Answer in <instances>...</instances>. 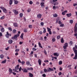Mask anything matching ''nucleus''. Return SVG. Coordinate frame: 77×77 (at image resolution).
<instances>
[{
  "label": "nucleus",
  "instance_id": "nucleus-15",
  "mask_svg": "<svg viewBox=\"0 0 77 77\" xmlns=\"http://www.w3.org/2000/svg\"><path fill=\"white\" fill-rule=\"evenodd\" d=\"M38 45H39V47H40V48H42V46L41 44V43H40V42H38Z\"/></svg>",
  "mask_w": 77,
  "mask_h": 77
},
{
  "label": "nucleus",
  "instance_id": "nucleus-31",
  "mask_svg": "<svg viewBox=\"0 0 77 77\" xmlns=\"http://www.w3.org/2000/svg\"><path fill=\"white\" fill-rule=\"evenodd\" d=\"M26 65H30V62L28 61L26 62Z\"/></svg>",
  "mask_w": 77,
  "mask_h": 77
},
{
  "label": "nucleus",
  "instance_id": "nucleus-48",
  "mask_svg": "<svg viewBox=\"0 0 77 77\" xmlns=\"http://www.w3.org/2000/svg\"><path fill=\"white\" fill-rule=\"evenodd\" d=\"M67 47L66 46H63V48H64V49H66V48Z\"/></svg>",
  "mask_w": 77,
  "mask_h": 77
},
{
  "label": "nucleus",
  "instance_id": "nucleus-19",
  "mask_svg": "<svg viewBox=\"0 0 77 77\" xmlns=\"http://www.w3.org/2000/svg\"><path fill=\"white\" fill-rule=\"evenodd\" d=\"M33 70V69L32 68H29L28 69V70H29H29H30V71H32V70Z\"/></svg>",
  "mask_w": 77,
  "mask_h": 77
},
{
  "label": "nucleus",
  "instance_id": "nucleus-14",
  "mask_svg": "<svg viewBox=\"0 0 77 77\" xmlns=\"http://www.w3.org/2000/svg\"><path fill=\"white\" fill-rule=\"evenodd\" d=\"M1 31L2 32H5V29H4V28L2 27L1 29Z\"/></svg>",
  "mask_w": 77,
  "mask_h": 77
},
{
  "label": "nucleus",
  "instance_id": "nucleus-32",
  "mask_svg": "<svg viewBox=\"0 0 77 77\" xmlns=\"http://www.w3.org/2000/svg\"><path fill=\"white\" fill-rule=\"evenodd\" d=\"M64 46L68 47V43H66L64 44Z\"/></svg>",
  "mask_w": 77,
  "mask_h": 77
},
{
  "label": "nucleus",
  "instance_id": "nucleus-58",
  "mask_svg": "<svg viewBox=\"0 0 77 77\" xmlns=\"http://www.w3.org/2000/svg\"><path fill=\"white\" fill-rule=\"evenodd\" d=\"M9 48V47H7V48H5V50H8Z\"/></svg>",
  "mask_w": 77,
  "mask_h": 77
},
{
  "label": "nucleus",
  "instance_id": "nucleus-16",
  "mask_svg": "<svg viewBox=\"0 0 77 77\" xmlns=\"http://www.w3.org/2000/svg\"><path fill=\"white\" fill-rule=\"evenodd\" d=\"M61 43H63V42H64V40H63V38H61Z\"/></svg>",
  "mask_w": 77,
  "mask_h": 77
},
{
  "label": "nucleus",
  "instance_id": "nucleus-33",
  "mask_svg": "<svg viewBox=\"0 0 77 77\" xmlns=\"http://www.w3.org/2000/svg\"><path fill=\"white\" fill-rule=\"evenodd\" d=\"M70 24H72V23H73V20H70Z\"/></svg>",
  "mask_w": 77,
  "mask_h": 77
},
{
  "label": "nucleus",
  "instance_id": "nucleus-54",
  "mask_svg": "<svg viewBox=\"0 0 77 77\" xmlns=\"http://www.w3.org/2000/svg\"><path fill=\"white\" fill-rule=\"evenodd\" d=\"M18 62H19V63H21V60H20V59L18 60Z\"/></svg>",
  "mask_w": 77,
  "mask_h": 77
},
{
  "label": "nucleus",
  "instance_id": "nucleus-51",
  "mask_svg": "<svg viewBox=\"0 0 77 77\" xmlns=\"http://www.w3.org/2000/svg\"><path fill=\"white\" fill-rule=\"evenodd\" d=\"M44 62H46L47 63V62H48V60H46L45 61H44Z\"/></svg>",
  "mask_w": 77,
  "mask_h": 77
},
{
  "label": "nucleus",
  "instance_id": "nucleus-6",
  "mask_svg": "<svg viewBox=\"0 0 77 77\" xmlns=\"http://www.w3.org/2000/svg\"><path fill=\"white\" fill-rule=\"evenodd\" d=\"M17 11V10H13V11H14V13L15 14H18V11Z\"/></svg>",
  "mask_w": 77,
  "mask_h": 77
},
{
  "label": "nucleus",
  "instance_id": "nucleus-3",
  "mask_svg": "<svg viewBox=\"0 0 77 77\" xmlns=\"http://www.w3.org/2000/svg\"><path fill=\"white\" fill-rule=\"evenodd\" d=\"M54 69H51L50 68H49V69H48V71H47V70L46 69H44V71L45 72H50L51 71H53V70Z\"/></svg>",
  "mask_w": 77,
  "mask_h": 77
},
{
  "label": "nucleus",
  "instance_id": "nucleus-46",
  "mask_svg": "<svg viewBox=\"0 0 77 77\" xmlns=\"http://www.w3.org/2000/svg\"><path fill=\"white\" fill-rule=\"evenodd\" d=\"M21 63H22V65H23V64H24V63H25V62L24 61H22V62H21Z\"/></svg>",
  "mask_w": 77,
  "mask_h": 77
},
{
  "label": "nucleus",
  "instance_id": "nucleus-13",
  "mask_svg": "<svg viewBox=\"0 0 77 77\" xmlns=\"http://www.w3.org/2000/svg\"><path fill=\"white\" fill-rule=\"evenodd\" d=\"M23 72H28V71L27 70V69H26V68H25L23 71Z\"/></svg>",
  "mask_w": 77,
  "mask_h": 77
},
{
  "label": "nucleus",
  "instance_id": "nucleus-12",
  "mask_svg": "<svg viewBox=\"0 0 77 77\" xmlns=\"http://www.w3.org/2000/svg\"><path fill=\"white\" fill-rule=\"evenodd\" d=\"M13 42V41H12V40L10 39L9 40H8V42L9 44H12Z\"/></svg>",
  "mask_w": 77,
  "mask_h": 77
},
{
  "label": "nucleus",
  "instance_id": "nucleus-9",
  "mask_svg": "<svg viewBox=\"0 0 77 77\" xmlns=\"http://www.w3.org/2000/svg\"><path fill=\"white\" fill-rule=\"evenodd\" d=\"M38 63L39 65H41V62H42L41 60V59H38Z\"/></svg>",
  "mask_w": 77,
  "mask_h": 77
},
{
  "label": "nucleus",
  "instance_id": "nucleus-7",
  "mask_svg": "<svg viewBox=\"0 0 77 77\" xmlns=\"http://www.w3.org/2000/svg\"><path fill=\"white\" fill-rule=\"evenodd\" d=\"M13 25L14 27H18V24L16 23H14L13 24Z\"/></svg>",
  "mask_w": 77,
  "mask_h": 77
},
{
  "label": "nucleus",
  "instance_id": "nucleus-47",
  "mask_svg": "<svg viewBox=\"0 0 77 77\" xmlns=\"http://www.w3.org/2000/svg\"><path fill=\"white\" fill-rule=\"evenodd\" d=\"M44 23L43 22H41L40 23V25L41 26H44Z\"/></svg>",
  "mask_w": 77,
  "mask_h": 77
},
{
  "label": "nucleus",
  "instance_id": "nucleus-60",
  "mask_svg": "<svg viewBox=\"0 0 77 77\" xmlns=\"http://www.w3.org/2000/svg\"><path fill=\"white\" fill-rule=\"evenodd\" d=\"M29 28H32V25H30L29 26Z\"/></svg>",
  "mask_w": 77,
  "mask_h": 77
},
{
  "label": "nucleus",
  "instance_id": "nucleus-63",
  "mask_svg": "<svg viewBox=\"0 0 77 77\" xmlns=\"http://www.w3.org/2000/svg\"><path fill=\"white\" fill-rule=\"evenodd\" d=\"M30 11H31L30 9H29V10L27 11V12H30Z\"/></svg>",
  "mask_w": 77,
  "mask_h": 77
},
{
  "label": "nucleus",
  "instance_id": "nucleus-29",
  "mask_svg": "<svg viewBox=\"0 0 77 77\" xmlns=\"http://www.w3.org/2000/svg\"><path fill=\"white\" fill-rule=\"evenodd\" d=\"M59 4V3L58 2H56L54 4V6H56V5H57Z\"/></svg>",
  "mask_w": 77,
  "mask_h": 77
},
{
  "label": "nucleus",
  "instance_id": "nucleus-53",
  "mask_svg": "<svg viewBox=\"0 0 77 77\" xmlns=\"http://www.w3.org/2000/svg\"><path fill=\"white\" fill-rule=\"evenodd\" d=\"M4 18H5V16H2V17H1V20L4 19Z\"/></svg>",
  "mask_w": 77,
  "mask_h": 77
},
{
  "label": "nucleus",
  "instance_id": "nucleus-20",
  "mask_svg": "<svg viewBox=\"0 0 77 77\" xmlns=\"http://www.w3.org/2000/svg\"><path fill=\"white\" fill-rule=\"evenodd\" d=\"M3 11L5 13H7V10H6V9H3Z\"/></svg>",
  "mask_w": 77,
  "mask_h": 77
},
{
  "label": "nucleus",
  "instance_id": "nucleus-10",
  "mask_svg": "<svg viewBox=\"0 0 77 77\" xmlns=\"http://www.w3.org/2000/svg\"><path fill=\"white\" fill-rule=\"evenodd\" d=\"M66 15L68 17H70L72 15V14H71V13H69V14H66Z\"/></svg>",
  "mask_w": 77,
  "mask_h": 77
},
{
  "label": "nucleus",
  "instance_id": "nucleus-44",
  "mask_svg": "<svg viewBox=\"0 0 77 77\" xmlns=\"http://www.w3.org/2000/svg\"><path fill=\"white\" fill-rule=\"evenodd\" d=\"M32 50H33V51H36V49L35 48H32Z\"/></svg>",
  "mask_w": 77,
  "mask_h": 77
},
{
  "label": "nucleus",
  "instance_id": "nucleus-42",
  "mask_svg": "<svg viewBox=\"0 0 77 77\" xmlns=\"http://www.w3.org/2000/svg\"><path fill=\"white\" fill-rule=\"evenodd\" d=\"M33 54V51H32L30 53V55L31 56H32V54Z\"/></svg>",
  "mask_w": 77,
  "mask_h": 77
},
{
  "label": "nucleus",
  "instance_id": "nucleus-22",
  "mask_svg": "<svg viewBox=\"0 0 77 77\" xmlns=\"http://www.w3.org/2000/svg\"><path fill=\"white\" fill-rule=\"evenodd\" d=\"M43 29L44 30L43 31V33H45V32H46V29L44 27L43 28Z\"/></svg>",
  "mask_w": 77,
  "mask_h": 77
},
{
  "label": "nucleus",
  "instance_id": "nucleus-36",
  "mask_svg": "<svg viewBox=\"0 0 77 77\" xmlns=\"http://www.w3.org/2000/svg\"><path fill=\"white\" fill-rule=\"evenodd\" d=\"M47 29H48V32L51 31V29H50V28H49L48 27L47 28Z\"/></svg>",
  "mask_w": 77,
  "mask_h": 77
},
{
  "label": "nucleus",
  "instance_id": "nucleus-38",
  "mask_svg": "<svg viewBox=\"0 0 77 77\" xmlns=\"http://www.w3.org/2000/svg\"><path fill=\"white\" fill-rule=\"evenodd\" d=\"M29 3L30 5H32V4H33V2H32V1H31L29 2Z\"/></svg>",
  "mask_w": 77,
  "mask_h": 77
},
{
  "label": "nucleus",
  "instance_id": "nucleus-64",
  "mask_svg": "<svg viewBox=\"0 0 77 77\" xmlns=\"http://www.w3.org/2000/svg\"><path fill=\"white\" fill-rule=\"evenodd\" d=\"M75 36H77V33H76L74 34Z\"/></svg>",
  "mask_w": 77,
  "mask_h": 77
},
{
  "label": "nucleus",
  "instance_id": "nucleus-25",
  "mask_svg": "<svg viewBox=\"0 0 77 77\" xmlns=\"http://www.w3.org/2000/svg\"><path fill=\"white\" fill-rule=\"evenodd\" d=\"M54 17H57V14H55L53 15Z\"/></svg>",
  "mask_w": 77,
  "mask_h": 77
},
{
  "label": "nucleus",
  "instance_id": "nucleus-61",
  "mask_svg": "<svg viewBox=\"0 0 77 77\" xmlns=\"http://www.w3.org/2000/svg\"><path fill=\"white\" fill-rule=\"evenodd\" d=\"M19 49H16L15 50V51H16V52H18V51H19Z\"/></svg>",
  "mask_w": 77,
  "mask_h": 77
},
{
  "label": "nucleus",
  "instance_id": "nucleus-11",
  "mask_svg": "<svg viewBox=\"0 0 77 77\" xmlns=\"http://www.w3.org/2000/svg\"><path fill=\"white\" fill-rule=\"evenodd\" d=\"M37 17L38 18H41V14H38Z\"/></svg>",
  "mask_w": 77,
  "mask_h": 77
},
{
  "label": "nucleus",
  "instance_id": "nucleus-41",
  "mask_svg": "<svg viewBox=\"0 0 77 77\" xmlns=\"http://www.w3.org/2000/svg\"><path fill=\"white\" fill-rule=\"evenodd\" d=\"M60 38V35H58L57 37V38L59 39Z\"/></svg>",
  "mask_w": 77,
  "mask_h": 77
},
{
  "label": "nucleus",
  "instance_id": "nucleus-50",
  "mask_svg": "<svg viewBox=\"0 0 77 77\" xmlns=\"http://www.w3.org/2000/svg\"><path fill=\"white\" fill-rule=\"evenodd\" d=\"M75 74H77V70H76L75 71Z\"/></svg>",
  "mask_w": 77,
  "mask_h": 77
},
{
  "label": "nucleus",
  "instance_id": "nucleus-8",
  "mask_svg": "<svg viewBox=\"0 0 77 77\" xmlns=\"http://www.w3.org/2000/svg\"><path fill=\"white\" fill-rule=\"evenodd\" d=\"M29 76L30 77H33V75L31 73L29 72Z\"/></svg>",
  "mask_w": 77,
  "mask_h": 77
},
{
  "label": "nucleus",
  "instance_id": "nucleus-43",
  "mask_svg": "<svg viewBox=\"0 0 77 77\" xmlns=\"http://www.w3.org/2000/svg\"><path fill=\"white\" fill-rule=\"evenodd\" d=\"M69 44L72 45V41H70L69 42Z\"/></svg>",
  "mask_w": 77,
  "mask_h": 77
},
{
  "label": "nucleus",
  "instance_id": "nucleus-49",
  "mask_svg": "<svg viewBox=\"0 0 77 77\" xmlns=\"http://www.w3.org/2000/svg\"><path fill=\"white\" fill-rule=\"evenodd\" d=\"M23 42H20L19 43V44H20V45H21L23 44Z\"/></svg>",
  "mask_w": 77,
  "mask_h": 77
},
{
  "label": "nucleus",
  "instance_id": "nucleus-21",
  "mask_svg": "<svg viewBox=\"0 0 77 77\" xmlns=\"http://www.w3.org/2000/svg\"><path fill=\"white\" fill-rule=\"evenodd\" d=\"M6 60H5L3 61L2 63H6Z\"/></svg>",
  "mask_w": 77,
  "mask_h": 77
},
{
  "label": "nucleus",
  "instance_id": "nucleus-2",
  "mask_svg": "<svg viewBox=\"0 0 77 77\" xmlns=\"http://www.w3.org/2000/svg\"><path fill=\"white\" fill-rule=\"evenodd\" d=\"M20 36V34H19L18 33L17 35H15L13 37H12L11 38L12 39H15V41H17V37H18Z\"/></svg>",
  "mask_w": 77,
  "mask_h": 77
},
{
  "label": "nucleus",
  "instance_id": "nucleus-34",
  "mask_svg": "<svg viewBox=\"0 0 77 77\" xmlns=\"http://www.w3.org/2000/svg\"><path fill=\"white\" fill-rule=\"evenodd\" d=\"M24 32H27V29H24Z\"/></svg>",
  "mask_w": 77,
  "mask_h": 77
},
{
  "label": "nucleus",
  "instance_id": "nucleus-45",
  "mask_svg": "<svg viewBox=\"0 0 77 77\" xmlns=\"http://www.w3.org/2000/svg\"><path fill=\"white\" fill-rule=\"evenodd\" d=\"M42 76L44 77H46V75H45V74H44L42 75Z\"/></svg>",
  "mask_w": 77,
  "mask_h": 77
},
{
  "label": "nucleus",
  "instance_id": "nucleus-17",
  "mask_svg": "<svg viewBox=\"0 0 77 77\" xmlns=\"http://www.w3.org/2000/svg\"><path fill=\"white\" fill-rule=\"evenodd\" d=\"M54 56H56L58 57L59 56V54H57V53H54Z\"/></svg>",
  "mask_w": 77,
  "mask_h": 77
},
{
  "label": "nucleus",
  "instance_id": "nucleus-62",
  "mask_svg": "<svg viewBox=\"0 0 77 77\" xmlns=\"http://www.w3.org/2000/svg\"><path fill=\"white\" fill-rule=\"evenodd\" d=\"M52 33H53V34H54V35H55V34H56V32L55 31H53L52 32Z\"/></svg>",
  "mask_w": 77,
  "mask_h": 77
},
{
  "label": "nucleus",
  "instance_id": "nucleus-57",
  "mask_svg": "<svg viewBox=\"0 0 77 77\" xmlns=\"http://www.w3.org/2000/svg\"><path fill=\"white\" fill-rule=\"evenodd\" d=\"M44 4H45V3L44 2H42L40 4L42 5H44Z\"/></svg>",
  "mask_w": 77,
  "mask_h": 77
},
{
  "label": "nucleus",
  "instance_id": "nucleus-30",
  "mask_svg": "<svg viewBox=\"0 0 77 77\" xmlns=\"http://www.w3.org/2000/svg\"><path fill=\"white\" fill-rule=\"evenodd\" d=\"M59 18H57L56 20V23H58V22H59Z\"/></svg>",
  "mask_w": 77,
  "mask_h": 77
},
{
  "label": "nucleus",
  "instance_id": "nucleus-24",
  "mask_svg": "<svg viewBox=\"0 0 77 77\" xmlns=\"http://www.w3.org/2000/svg\"><path fill=\"white\" fill-rule=\"evenodd\" d=\"M0 57L1 59H3V58L4 57V56L2 54L0 55Z\"/></svg>",
  "mask_w": 77,
  "mask_h": 77
},
{
  "label": "nucleus",
  "instance_id": "nucleus-56",
  "mask_svg": "<svg viewBox=\"0 0 77 77\" xmlns=\"http://www.w3.org/2000/svg\"><path fill=\"white\" fill-rule=\"evenodd\" d=\"M62 15H64L65 14V13L64 12V11L62 13Z\"/></svg>",
  "mask_w": 77,
  "mask_h": 77
},
{
  "label": "nucleus",
  "instance_id": "nucleus-28",
  "mask_svg": "<svg viewBox=\"0 0 77 77\" xmlns=\"http://www.w3.org/2000/svg\"><path fill=\"white\" fill-rule=\"evenodd\" d=\"M59 64L60 65H62V61H60L59 62Z\"/></svg>",
  "mask_w": 77,
  "mask_h": 77
},
{
  "label": "nucleus",
  "instance_id": "nucleus-59",
  "mask_svg": "<svg viewBox=\"0 0 77 77\" xmlns=\"http://www.w3.org/2000/svg\"><path fill=\"white\" fill-rule=\"evenodd\" d=\"M49 35H51V34H52V32H51V31H49Z\"/></svg>",
  "mask_w": 77,
  "mask_h": 77
},
{
  "label": "nucleus",
  "instance_id": "nucleus-23",
  "mask_svg": "<svg viewBox=\"0 0 77 77\" xmlns=\"http://www.w3.org/2000/svg\"><path fill=\"white\" fill-rule=\"evenodd\" d=\"M5 36L7 38H9V35L6 34Z\"/></svg>",
  "mask_w": 77,
  "mask_h": 77
},
{
  "label": "nucleus",
  "instance_id": "nucleus-35",
  "mask_svg": "<svg viewBox=\"0 0 77 77\" xmlns=\"http://www.w3.org/2000/svg\"><path fill=\"white\" fill-rule=\"evenodd\" d=\"M16 32H17L16 29H14L13 31V32L14 33H16Z\"/></svg>",
  "mask_w": 77,
  "mask_h": 77
},
{
  "label": "nucleus",
  "instance_id": "nucleus-39",
  "mask_svg": "<svg viewBox=\"0 0 77 77\" xmlns=\"http://www.w3.org/2000/svg\"><path fill=\"white\" fill-rule=\"evenodd\" d=\"M52 42H55V41H56V39H55V38H53L52 39Z\"/></svg>",
  "mask_w": 77,
  "mask_h": 77
},
{
  "label": "nucleus",
  "instance_id": "nucleus-40",
  "mask_svg": "<svg viewBox=\"0 0 77 77\" xmlns=\"http://www.w3.org/2000/svg\"><path fill=\"white\" fill-rule=\"evenodd\" d=\"M18 3V1H15L14 2V3L16 4L17 5Z\"/></svg>",
  "mask_w": 77,
  "mask_h": 77
},
{
  "label": "nucleus",
  "instance_id": "nucleus-18",
  "mask_svg": "<svg viewBox=\"0 0 77 77\" xmlns=\"http://www.w3.org/2000/svg\"><path fill=\"white\" fill-rule=\"evenodd\" d=\"M13 1L12 0H10L9 2V5H11L12 4Z\"/></svg>",
  "mask_w": 77,
  "mask_h": 77
},
{
  "label": "nucleus",
  "instance_id": "nucleus-27",
  "mask_svg": "<svg viewBox=\"0 0 77 77\" xmlns=\"http://www.w3.org/2000/svg\"><path fill=\"white\" fill-rule=\"evenodd\" d=\"M20 17H22L23 16V14L22 13H20Z\"/></svg>",
  "mask_w": 77,
  "mask_h": 77
},
{
  "label": "nucleus",
  "instance_id": "nucleus-55",
  "mask_svg": "<svg viewBox=\"0 0 77 77\" xmlns=\"http://www.w3.org/2000/svg\"><path fill=\"white\" fill-rule=\"evenodd\" d=\"M3 36V34H2V33L0 32V37H1V36Z\"/></svg>",
  "mask_w": 77,
  "mask_h": 77
},
{
  "label": "nucleus",
  "instance_id": "nucleus-5",
  "mask_svg": "<svg viewBox=\"0 0 77 77\" xmlns=\"http://www.w3.org/2000/svg\"><path fill=\"white\" fill-rule=\"evenodd\" d=\"M9 72H10V73H9V75L11 74H12L13 72H12V70L11 68H9Z\"/></svg>",
  "mask_w": 77,
  "mask_h": 77
},
{
  "label": "nucleus",
  "instance_id": "nucleus-52",
  "mask_svg": "<svg viewBox=\"0 0 77 77\" xmlns=\"http://www.w3.org/2000/svg\"><path fill=\"white\" fill-rule=\"evenodd\" d=\"M58 24H62V22H61V21H59Z\"/></svg>",
  "mask_w": 77,
  "mask_h": 77
},
{
  "label": "nucleus",
  "instance_id": "nucleus-4",
  "mask_svg": "<svg viewBox=\"0 0 77 77\" xmlns=\"http://www.w3.org/2000/svg\"><path fill=\"white\" fill-rule=\"evenodd\" d=\"M74 33H76L77 32V26H76V25H75V26L74 27Z\"/></svg>",
  "mask_w": 77,
  "mask_h": 77
},
{
  "label": "nucleus",
  "instance_id": "nucleus-26",
  "mask_svg": "<svg viewBox=\"0 0 77 77\" xmlns=\"http://www.w3.org/2000/svg\"><path fill=\"white\" fill-rule=\"evenodd\" d=\"M8 30H10V31H12V28L11 27H8Z\"/></svg>",
  "mask_w": 77,
  "mask_h": 77
},
{
  "label": "nucleus",
  "instance_id": "nucleus-1",
  "mask_svg": "<svg viewBox=\"0 0 77 77\" xmlns=\"http://www.w3.org/2000/svg\"><path fill=\"white\" fill-rule=\"evenodd\" d=\"M73 50L75 53V56L73 58V59H77V50L75 49V48H73Z\"/></svg>",
  "mask_w": 77,
  "mask_h": 77
},
{
  "label": "nucleus",
  "instance_id": "nucleus-37",
  "mask_svg": "<svg viewBox=\"0 0 77 77\" xmlns=\"http://www.w3.org/2000/svg\"><path fill=\"white\" fill-rule=\"evenodd\" d=\"M64 24H61L60 25V27H64Z\"/></svg>",
  "mask_w": 77,
  "mask_h": 77
}]
</instances>
